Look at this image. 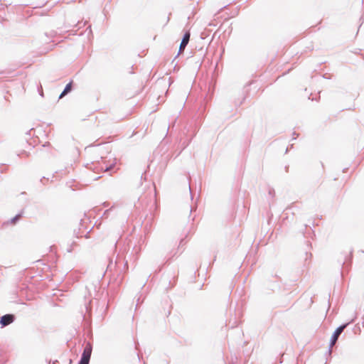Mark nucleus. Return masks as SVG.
<instances>
[{
  "label": "nucleus",
  "mask_w": 364,
  "mask_h": 364,
  "mask_svg": "<svg viewBox=\"0 0 364 364\" xmlns=\"http://www.w3.org/2000/svg\"><path fill=\"white\" fill-rule=\"evenodd\" d=\"M92 353V346L90 343H87L84 348L81 360L79 364H89Z\"/></svg>",
  "instance_id": "nucleus-1"
},
{
  "label": "nucleus",
  "mask_w": 364,
  "mask_h": 364,
  "mask_svg": "<svg viewBox=\"0 0 364 364\" xmlns=\"http://www.w3.org/2000/svg\"><path fill=\"white\" fill-rule=\"evenodd\" d=\"M190 39V33L186 32L182 39V41L180 45L179 51L182 52L185 49Z\"/></svg>",
  "instance_id": "nucleus-4"
},
{
  "label": "nucleus",
  "mask_w": 364,
  "mask_h": 364,
  "mask_svg": "<svg viewBox=\"0 0 364 364\" xmlns=\"http://www.w3.org/2000/svg\"><path fill=\"white\" fill-rule=\"evenodd\" d=\"M346 325L341 326L336 330V331L334 332V333L332 336V338H331V346H333L336 343V341L338 338V336L343 332V331L346 328Z\"/></svg>",
  "instance_id": "nucleus-3"
},
{
  "label": "nucleus",
  "mask_w": 364,
  "mask_h": 364,
  "mask_svg": "<svg viewBox=\"0 0 364 364\" xmlns=\"http://www.w3.org/2000/svg\"><path fill=\"white\" fill-rule=\"evenodd\" d=\"M72 89V82H69L65 87L63 92L60 94L59 98L63 97L65 95H67L69 92H70Z\"/></svg>",
  "instance_id": "nucleus-5"
},
{
  "label": "nucleus",
  "mask_w": 364,
  "mask_h": 364,
  "mask_svg": "<svg viewBox=\"0 0 364 364\" xmlns=\"http://www.w3.org/2000/svg\"><path fill=\"white\" fill-rule=\"evenodd\" d=\"M14 320V316L12 314H6L1 318L0 323L2 326H6L11 323Z\"/></svg>",
  "instance_id": "nucleus-2"
}]
</instances>
